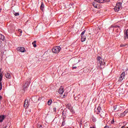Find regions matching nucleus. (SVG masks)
<instances>
[{"instance_id":"58836bf2","label":"nucleus","mask_w":128,"mask_h":128,"mask_svg":"<svg viewBox=\"0 0 128 128\" xmlns=\"http://www.w3.org/2000/svg\"><path fill=\"white\" fill-rule=\"evenodd\" d=\"M2 96H0V100H2Z\"/></svg>"},{"instance_id":"0eeeda50","label":"nucleus","mask_w":128,"mask_h":128,"mask_svg":"<svg viewBox=\"0 0 128 128\" xmlns=\"http://www.w3.org/2000/svg\"><path fill=\"white\" fill-rule=\"evenodd\" d=\"M124 32V40H126V38L128 39V30Z\"/></svg>"},{"instance_id":"c9c22d12","label":"nucleus","mask_w":128,"mask_h":128,"mask_svg":"<svg viewBox=\"0 0 128 128\" xmlns=\"http://www.w3.org/2000/svg\"><path fill=\"white\" fill-rule=\"evenodd\" d=\"M114 120H112V121H111V124H114Z\"/></svg>"},{"instance_id":"6e6552de","label":"nucleus","mask_w":128,"mask_h":128,"mask_svg":"<svg viewBox=\"0 0 128 128\" xmlns=\"http://www.w3.org/2000/svg\"><path fill=\"white\" fill-rule=\"evenodd\" d=\"M86 36L84 35L81 36V42H86Z\"/></svg>"},{"instance_id":"2f4dec72","label":"nucleus","mask_w":128,"mask_h":128,"mask_svg":"<svg viewBox=\"0 0 128 128\" xmlns=\"http://www.w3.org/2000/svg\"><path fill=\"white\" fill-rule=\"evenodd\" d=\"M126 46V44H122L120 46L121 48H122V46Z\"/></svg>"},{"instance_id":"6ab92c4d","label":"nucleus","mask_w":128,"mask_h":128,"mask_svg":"<svg viewBox=\"0 0 128 128\" xmlns=\"http://www.w3.org/2000/svg\"><path fill=\"white\" fill-rule=\"evenodd\" d=\"M32 44H33V46L34 48H36V41H34L32 42Z\"/></svg>"},{"instance_id":"ea45409f","label":"nucleus","mask_w":128,"mask_h":128,"mask_svg":"<svg viewBox=\"0 0 128 128\" xmlns=\"http://www.w3.org/2000/svg\"><path fill=\"white\" fill-rule=\"evenodd\" d=\"M2 8H0V12H2Z\"/></svg>"},{"instance_id":"a878e982","label":"nucleus","mask_w":128,"mask_h":128,"mask_svg":"<svg viewBox=\"0 0 128 128\" xmlns=\"http://www.w3.org/2000/svg\"><path fill=\"white\" fill-rule=\"evenodd\" d=\"M2 88V82H0V90Z\"/></svg>"},{"instance_id":"4468645a","label":"nucleus","mask_w":128,"mask_h":128,"mask_svg":"<svg viewBox=\"0 0 128 128\" xmlns=\"http://www.w3.org/2000/svg\"><path fill=\"white\" fill-rule=\"evenodd\" d=\"M100 116L101 118H104V116H106V114H104V112L102 111L100 114Z\"/></svg>"},{"instance_id":"4c0bfd02","label":"nucleus","mask_w":128,"mask_h":128,"mask_svg":"<svg viewBox=\"0 0 128 128\" xmlns=\"http://www.w3.org/2000/svg\"><path fill=\"white\" fill-rule=\"evenodd\" d=\"M66 96V94H64L63 96V98H65V96Z\"/></svg>"},{"instance_id":"b1692460","label":"nucleus","mask_w":128,"mask_h":128,"mask_svg":"<svg viewBox=\"0 0 128 128\" xmlns=\"http://www.w3.org/2000/svg\"><path fill=\"white\" fill-rule=\"evenodd\" d=\"M14 14L16 16H20V13L14 12Z\"/></svg>"},{"instance_id":"a211bd4d","label":"nucleus","mask_w":128,"mask_h":128,"mask_svg":"<svg viewBox=\"0 0 128 128\" xmlns=\"http://www.w3.org/2000/svg\"><path fill=\"white\" fill-rule=\"evenodd\" d=\"M0 40H4V36L2 34H0Z\"/></svg>"},{"instance_id":"9d476101","label":"nucleus","mask_w":128,"mask_h":128,"mask_svg":"<svg viewBox=\"0 0 128 128\" xmlns=\"http://www.w3.org/2000/svg\"><path fill=\"white\" fill-rule=\"evenodd\" d=\"M5 76L6 78H8L9 80L12 78V76H10V73H6L5 74Z\"/></svg>"},{"instance_id":"f8f14e48","label":"nucleus","mask_w":128,"mask_h":128,"mask_svg":"<svg viewBox=\"0 0 128 128\" xmlns=\"http://www.w3.org/2000/svg\"><path fill=\"white\" fill-rule=\"evenodd\" d=\"M58 92L60 94H64V88H62V87H60V88Z\"/></svg>"},{"instance_id":"37998d69","label":"nucleus","mask_w":128,"mask_h":128,"mask_svg":"<svg viewBox=\"0 0 128 128\" xmlns=\"http://www.w3.org/2000/svg\"><path fill=\"white\" fill-rule=\"evenodd\" d=\"M75 100H76V97H75Z\"/></svg>"},{"instance_id":"f257e3e1","label":"nucleus","mask_w":128,"mask_h":128,"mask_svg":"<svg viewBox=\"0 0 128 128\" xmlns=\"http://www.w3.org/2000/svg\"><path fill=\"white\" fill-rule=\"evenodd\" d=\"M97 60V66L98 67H100V68H102V66H104L106 64V62H104V59L102 58V57L98 56L96 58Z\"/></svg>"},{"instance_id":"e433bc0d","label":"nucleus","mask_w":128,"mask_h":128,"mask_svg":"<svg viewBox=\"0 0 128 128\" xmlns=\"http://www.w3.org/2000/svg\"><path fill=\"white\" fill-rule=\"evenodd\" d=\"M53 110H54V112H56V108H53Z\"/></svg>"},{"instance_id":"f03ea898","label":"nucleus","mask_w":128,"mask_h":128,"mask_svg":"<svg viewBox=\"0 0 128 128\" xmlns=\"http://www.w3.org/2000/svg\"><path fill=\"white\" fill-rule=\"evenodd\" d=\"M61 48L60 46H56L55 47H54L52 49V52H54V54H58L60 52Z\"/></svg>"},{"instance_id":"1a4fd4ad","label":"nucleus","mask_w":128,"mask_h":128,"mask_svg":"<svg viewBox=\"0 0 128 128\" xmlns=\"http://www.w3.org/2000/svg\"><path fill=\"white\" fill-rule=\"evenodd\" d=\"M6 118V115H1L0 116V122H4V120Z\"/></svg>"},{"instance_id":"20e7f679","label":"nucleus","mask_w":128,"mask_h":128,"mask_svg":"<svg viewBox=\"0 0 128 128\" xmlns=\"http://www.w3.org/2000/svg\"><path fill=\"white\" fill-rule=\"evenodd\" d=\"M126 76V72H123L122 74L120 75V76L118 78V82H120L122 80H124V76Z\"/></svg>"},{"instance_id":"5701e85b","label":"nucleus","mask_w":128,"mask_h":128,"mask_svg":"<svg viewBox=\"0 0 128 128\" xmlns=\"http://www.w3.org/2000/svg\"><path fill=\"white\" fill-rule=\"evenodd\" d=\"M66 124V119H64V118H63V120L62 122V126H64Z\"/></svg>"},{"instance_id":"4be33fe9","label":"nucleus","mask_w":128,"mask_h":128,"mask_svg":"<svg viewBox=\"0 0 128 128\" xmlns=\"http://www.w3.org/2000/svg\"><path fill=\"white\" fill-rule=\"evenodd\" d=\"M128 108L126 110H125V111L122 114L123 116H126V114H128Z\"/></svg>"},{"instance_id":"2eb2a0df","label":"nucleus","mask_w":128,"mask_h":128,"mask_svg":"<svg viewBox=\"0 0 128 128\" xmlns=\"http://www.w3.org/2000/svg\"><path fill=\"white\" fill-rule=\"evenodd\" d=\"M40 10H44V2H41V6H40Z\"/></svg>"},{"instance_id":"79ce46f5","label":"nucleus","mask_w":128,"mask_h":128,"mask_svg":"<svg viewBox=\"0 0 128 128\" xmlns=\"http://www.w3.org/2000/svg\"><path fill=\"white\" fill-rule=\"evenodd\" d=\"M2 72V68H0V72Z\"/></svg>"},{"instance_id":"a18cd8bd","label":"nucleus","mask_w":128,"mask_h":128,"mask_svg":"<svg viewBox=\"0 0 128 128\" xmlns=\"http://www.w3.org/2000/svg\"><path fill=\"white\" fill-rule=\"evenodd\" d=\"M128 128V127H127V128Z\"/></svg>"},{"instance_id":"7c9ffc66","label":"nucleus","mask_w":128,"mask_h":128,"mask_svg":"<svg viewBox=\"0 0 128 128\" xmlns=\"http://www.w3.org/2000/svg\"><path fill=\"white\" fill-rule=\"evenodd\" d=\"M0 48H2V41L0 40Z\"/></svg>"},{"instance_id":"c03bdc74","label":"nucleus","mask_w":128,"mask_h":128,"mask_svg":"<svg viewBox=\"0 0 128 128\" xmlns=\"http://www.w3.org/2000/svg\"><path fill=\"white\" fill-rule=\"evenodd\" d=\"M90 128H94V127H90Z\"/></svg>"},{"instance_id":"393cba45","label":"nucleus","mask_w":128,"mask_h":128,"mask_svg":"<svg viewBox=\"0 0 128 128\" xmlns=\"http://www.w3.org/2000/svg\"><path fill=\"white\" fill-rule=\"evenodd\" d=\"M52 100H49L48 102V106H50V104H52Z\"/></svg>"},{"instance_id":"dca6fc26","label":"nucleus","mask_w":128,"mask_h":128,"mask_svg":"<svg viewBox=\"0 0 128 128\" xmlns=\"http://www.w3.org/2000/svg\"><path fill=\"white\" fill-rule=\"evenodd\" d=\"M95 2H99V4H104V0H94Z\"/></svg>"},{"instance_id":"c756f323","label":"nucleus","mask_w":128,"mask_h":128,"mask_svg":"<svg viewBox=\"0 0 128 128\" xmlns=\"http://www.w3.org/2000/svg\"><path fill=\"white\" fill-rule=\"evenodd\" d=\"M104 128H110V126H106L104 127Z\"/></svg>"},{"instance_id":"f704fd0d","label":"nucleus","mask_w":128,"mask_h":128,"mask_svg":"<svg viewBox=\"0 0 128 128\" xmlns=\"http://www.w3.org/2000/svg\"><path fill=\"white\" fill-rule=\"evenodd\" d=\"M114 110H116V106H114Z\"/></svg>"},{"instance_id":"423d86ee","label":"nucleus","mask_w":128,"mask_h":128,"mask_svg":"<svg viewBox=\"0 0 128 128\" xmlns=\"http://www.w3.org/2000/svg\"><path fill=\"white\" fill-rule=\"evenodd\" d=\"M28 100L26 99L24 103V108H28Z\"/></svg>"},{"instance_id":"cd10ccee","label":"nucleus","mask_w":128,"mask_h":128,"mask_svg":"<svg viewBox=\"0 0 128 128\" xmlns=\"http://www.w3.org/2000/svg\"><path fill=\"white\" fill-rule=\"evenodd\" d=\"M114 28H120V26H114Z\"/></svg>"},{"instance_id":"ddd939ff","label":"nucleus","mask_w":128,"mask_h":128,"mask_svg":"<svg viewBox=\"0 0 128 128\" xmlns=\"http://www.w3.org/2000/svg\"><path fill=\"white\" fill-rule=\"evenodd\" d=\"M100 110H102V108L100 106H98L97 108V114H99L100 112Z\"/></svg>"},{"instance_id":"72a5a7b5","label":"nucleus","mask_w":128,"mask_h":128,"mask_svg":"<svg viewBox=\"0 0 128 128\" xmlns=\"http://www.w3.org/2000/svg\"><path fill=\"white\" fill-rule=\"evenodd\" d=\"M110 0H104V2H108Z\"/></svg>"},{"instance_id":"f3484780","label":"nucleus","mask_w":128,"mask_h":128,"mask_svg":"<svg viewBox=\"0 0 128 128\" xmlns=\"http://www.w3.org/2000/svg\"><path fill=\"white\" fill-rule=\"evenodd\" d=\"M92 6L95 8H98V4L96 2H93Z\"/></svg>"},{"instance_id":"c85d7f7f","label":"nucleus","mask_w":128,"mask_h":128,"mask_svg":"<svg viewBox=\"0 0 128 128\" xmlns=\"http://www.w3.org/2000/svg\"><path fill=\"white\" fill-rule=\"evenodd\" d=\"M38 128H42V126L40 124L38 125Z\"/></svg>"},{"instance_id":"aec40b11","label":"nucleus","mask_w":128,"mask_h":128,"mask_svg":"<svg viewBox=\"0 0 128 128\" xmlns=\"http://www.w3.org/2000/svg\"><path fill=\"white\" fill-rule=\"evenodd\" d=\"M68 108H69V110H70L71 112H74V109L72 108V106H69L68 107Z\"/></svg>"},{"instance_id":"9b49d317","label":"nucleus","mask_w":128,"mask_h":128,"mask_svg":"<svg viewBox=\"0 0 128 128\" xmlns=\"http://www.w3.org/2000/svg\"><path fill=\"white\" fill-rule=\"evenodd\" d=\"M28 88V83H26L23 86V90L26 92V90Z\"/></svg>"},{"instance_id":"39448f33","label":"nucleus","mask_w":128,"mask_h":128,"mask_svg":"<svg viewBox=\"0 0 128 128\" xmlns=\"http://www.w3.org/2000/svg\"><path fill=\"white\" fill-rule=\"evenodd\" d=\"M18 52H24V48L19 47L18 48Z\"/></svg>"},{"instance_id":"bb28decb","label":"nucleus","mask_w":128,"mask_h":128,"mask_svg":"<svg viewBox=\"0 0 128 128\" xmlns=\"http://www.w3.org/2000/svg\"><path fill=\"white\" fill-rule=\"evenodd\" d=\"M86 33V30H84L81 34L80 36H84V34Z\"/></svg>"},{"instance_id":"412c9836","label":"nucleus","mask_w":128,"mask_h":128,"mask_svg":"<svg viewBox=\"0 0 128 128\" xmlns=\"http://www.w3.org/2000/svg\"><path fill=\"white\" fill-rule=\"evenodd\" d=\"M2 80V73L0 72V82Z\"/></svg>"},{"instance_id":"473e14b6","label":"nucleus","mask_w":128,"mask_h":128,"mask_svg":"<svg viewBox=\"0 0 128 128\" xmlns=\"http://www.w3.org/2000/svg\"><path fill=\"white\" fill-rule=\"evenodd\" d=\"M18 32H20V34H22V31L20 29L18 30Z\"/></svg>"},{"instance_id":"7ed1b4c3","label":"nucleus","mask_w":128,"mask_h":128,"mask_svg":"<svg viewBox=\"0 0 128 128\" xmlns=\"http://www.w3.org/2000/svg\"><path fill=\"white\" fill-rule=\"evenodd\" d=\"M122 8V2H119L116 4V6L114 8V12H118L120 8Z\"/></svg>"},{"instance_id":"a19ab883","label":"nucleus","mask_w":128,"mask_h":128,"mask_svg":"<svg viewBox=\"0 0 128 128\" xmlns=\"http://www.w3.org/2000/svg\"><path fill=\"white\" fill-rule=\"evenodd\" d=\"M73 68H74V69L76 68V66H74V67H73Z\"/></svg>"}]
</instances>
